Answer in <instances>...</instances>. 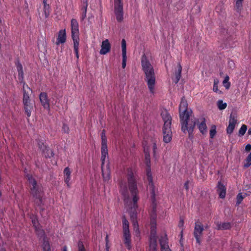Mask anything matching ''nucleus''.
Here are the masks:
<instances>
[{
    "mask_svg": "<svg viewBox=\"0 0 251 251\" xmlns=\"http://www.w3.org/2000/svg\"><path fill=\"white\" fill-rule=\"evenodd\" d=\"M141 63L142 71L145 74V80L150 93L154 94L156 78L153 67L145 54L141 56Z\"/></svg>",
    "mask_w": 251,
    "mask_h": 251,
    "instance_id": "f257e3e1",
    "label": "nucleus"
},
{
    "mask_svg": "<svg viewBox=\"0 0 251 251\" xmlns=\"http://www.w3.org/2000/svg\"><path fill=\"white\" fill-rule=\"evenodd\" d=\"M127 180L129 190L132 197L133 207H138L137 202L139 200V190L137 187V177L135 170L132 168L127 169Z\"/></svg>",
    "mask_w": 251,
    "mask_h": 251,
    "instance_id": "f03ea898",
    "label": "nucleus"
},
{
    "mask_svg": "<svg viewBox=\"0 0 251 251\" xmlns=\"http://www.w3.org/2000/svg\"><path fill=\"white\" fill-rule=\"evenodd\" d=\"M187 123L186 127H185L186 128H184V130H182V131L184 133H186L187 131L189 133V137L193 135L194 129L196 125L197 126L200 132L202 135L206 134L207 132V127L206 124V120L203 116L198 119H196L194 117L190 118L187 121Z\"/></svg>",
    "mask_w": 251,
    "mask_h": 251,
    "instance_id": "7ed1b4c3",
    "label": "nucleus"
},
{
    "mask_svg": "<svg viewBox=\"0 0 251 251\" xmlns=\"http://www.w3.org/2000/svg\"><path fill=\"white\" fill-rule=\"evenodd\" d=\"M28 179L30 185V194L35 199V202L39 207L40 211H43L44 208L42 187L37 184L36 180L31 176H28Z\"/></svg>",
    "mask_w": 251,
    "mask_h": 251,
    "instance_id": "20e7f679",
    "label": "nucleus"
},
{
    "mask_svg": "<svg viewBox=\"0 0 251 251\" xmlns=\"http://www.w3.org/2000/svg\"><path fill=\"white\" fill-rule=\"evenodd\" d=\"M161 116L164 122L162 128L163 141L166 143H168L172 138V117L167 111L163 112L161 113Z\"/></svg>",
    "mask_w": 251,
    "mask_h": 251,
    "instance_id": "39448f33",
    "label": "nucleus"
},
{
    "mask_svg": "<svg viewBox=\"0 0 251 251\" xmlns=\"http://www.w3.org/2000/svg\"><path fill=\"white\" fill-rule=\"evenodd\" d=\"M188 104L184 97H182L179 106V117L181 124V130L186 128L187 121L191 118L190 113L187 109Z\"/></svg>",
    "mask_w": 251,
    "mask_h": 251,
    "instance_id": "423d86ee",
    "label": "nucleus"
},
{
    "mask_svg": "<svg viewBox=\"0 0 251 251\" xmlns=\"http://www.w3.org/2000/svg\"><path fill=\"white\" fill-rule=\"evenodd\" d=\"M145 156L146 164L147 167L146 169V175L147 176V180L148 181V186L151 190V199L152 202H154L155 201V187L153 182V178L151 173V161L149 153L145 152Z\"/></svg>",
    "mask_w": 251,
    "mask_h": 251,
    "instance_id": "0eeeda50",
    "label": "nucleus"
},
{
    "mask_svg": "<svg viewBox=\"0 0 251 251\" xmlns=\"http://www.w3.org/2000/svg\"><path fill=\"white\" fill-rule=\"evenodd\" d=\"M123 238L125 246L128 250L131 249V235L129 229V223L125 215L122 217Z\"/></svg>",
    "mask_w": 251,
    "mask_h": 251,
    "instance_id": "6e6552de",
    "label": "nucleus"
},
{
    "mask_svg": "<svg viewBox=\"0 0 251 251\" xmlns=\"http://www.w3.org/2000/svg\"><path fill=\"white\" fill-rule=\"evenodd\" d=\"M114 14L118 22H121L124 19L123 0H114Z\"/></svg>",
    "mask_w": 251,
    "mask_h": 251,
    "instance_id": "1a4fd4ad",
    "label": "nucleus"
},
{
    "mask_svg": "<svg viewBox=\"0 0 251 251\" xmlns=\"http://www.w3.org/2000/svg\"><path fill=\"white\" fill-rule=\"evenodd\" d=\"M203 226L201 223H195V226L194 228V235L196 240L197 243L199 245L201 244V238L202 235V231H203Z\"/></svg>",
    "mask_w": 251,
    "mask_h": 251,
    "instance_id": "9d476101",
    "label": "nucleus"
},
{
    "mask_svg": "<svg viewBox=\"0 0 251 251\" xmlns=\"http://www.w3.org/2000/svg\"><path fill=\"white\" fill-rule=\"evenodd\" d=\"M157 237L156 236V223L155 222L151 221L149 245H157Z\"/></svg>",
    "mask_w": 251,
    "mask_h": 251,
    "instance_id": "9b49d317",
    "label": "nucleus"
},
{
    "mask_svg": "<svg viewBox=\"0 0 251 251\" xmlns=\"http://www.w3.org/2000/svg\"><path fill=\"white\" fill-rule=\"evenodd\" d=\"M161 251H172L168 245V239L166 234L161 236L159 239Z\"/></svg>",
    "mask_w": 251,
    "mask_h": 251,
    "instance_id": "f8f14e48",
    "label": "nucleus"
},
{
    "mask_svg": "<svg viewBox=\"0 0 251 251\" xmlns=\"http://www.w3.org/2000/svg\"><path fill=\"white\" fill-rule=\"evenodd\" d=\"M40 101L43 107L48 110H50V104L48 95L46 92H41L39 95Z\"/></svg>",
    "mask_w": 251,
    "mask_h": 251,
    "instance_id": "ddd939ff",
    "label": "nucleus"
},
{
    "mask_svg": "<svg viewBox=\"0 0 251 251\" xmlns=\"http://www.w3.org/2000/svg\"><path fill=\"white\" fill-rule=\"evenodd\" d=\"M237 123V120L236 116L231 114L229 118V125L226 128V132L227 134H230L233 132Z\"/></svg>",
    "mask_w": 251,
    "mask_h": 251,
    "instance_id": "4468645a",
    "label": "nucleus"
},
{
    "mask_svg": "<svg viewBox=\"0 0 251 251\" xmlns=\"http://www.w3.org/2000/svg\"><path fill=\"white\" fill-rule=\"evenodd\" d=\"M66 41V33L65 29L60 30L58 32L55 44L58 46L59 44H64Z\"/></svg>",
    "mask_w": 251,
    "mask_h": 251,
    "instance_id": "2eb2a0df",
    "label": "nucleus"
},
{
    "mask_svg": "<svg viewBox=\"0 0 251 251\" xmlns=\"http://www.w3.org/2000/svg\"><path fill=\"white\" fill-rule=\"evenodd\" d=\"M72 36H79L78 23L75 19H72L71 21Z\"/></svg>",
    "mask_w": 251,
    "mask_h": 251,
    "instance_id": "dca6fc26",
    "label": "nucleus"
},
{
    "mask_svg": "<svg viewBox=\"0 0 251 251\" xmlns=\"http://www.w3.org/2000/svg\"><path fill=\"white\" fill-rule=\"evenodd\" d=\"M111 49V45L108 39H105L102 42L101 49L100 51V54H106Z\"/></svg>",
    "mask_w": 251,
    "mask_h": 251,
    "instance_id": "f3484780",
    "label": "nucleus"
},
{
    "mask_svg": "<svg viewBox=\"0 0 251 251\" xmlns=\"http://www.w3.org/2000/svg\"><path fill=\"white\" fill-rule=\"evenodd\" d=\"M64 176V182L67 184L68 187H70V181L71 180V172L69 167H66L63 171Z\"/></svg>",
    "mask_w": 251,
    "mask_h": 251,
    "instance_id": "a211bd4d",
    "label": "nucleus"
},
{
    "mask_svg": "<svg viewBox=\"0 0 251 251\" xmlns=\"http://www.w3.org/2000/svg\"><path fill=\"white\" fill-rule=\"evenodd\" d=\"M25 88H27L29 90V92H30L31 93L32 92V90L28 87V85L26 84L25 82H24V84H23L24 94H23V102H25L26 101V102H27V101H30V100L29 99V96L28 92H26L25 90Z\"/></svg>",
    "mask_w": 251,
    "mask_h": 251,
    "instance_id": "6ab92c4d",
    "label": "nucleus"
},
{
    "mask_svg": "<svg viewBox=\"0 0 251 251\" xmlns=\"http://www.w3.org/2000/svg\"><path fill=\"white\" fill-rule=\"evenodd\" d=\"M23 104L24 105V110L25 113L27 116L29 117L31 116V111L33 109L32 104L30 102V101H27V102H26V101L23 102Z\"/></svg>",
    "mask_w": 251,
    "mask_h": 251,
    "instance_id": "aec40b11",
    "label": "nucleus"
},
{
    "mask_svg": "<svg viewBox=\"0 0 251 251\" xmlns=\"http://www.w3.org/2000/svg\"><path fill=\"white\" fill-rule=\"evenodd\" d=\"M101 164H102V166H103V165L104 164V161H105V158L108 155V150H107V144H104V145L101 144Z\"/></svg>",
    "mask_w": 251,
    "mask_h": 251,
    "instance_id": "412c9836",
    "label": "nucleus"
},
{
    "mask_svg": "<svg viewBox=\"0 0 251 251\" xmlns=\"http://www.w3.org/2000/svg\"><path fill=\"white\" fill-rule=\"evenodd\" d=\"M182 67L180 63L177 65V70L175 73V78L174 80V82L176 84L179 81L181 76Z\"/></svg>",
    "mask_w": 251,
    "mask_h": 251,
    "instance_id": "4be33fe9",
    "label": "nucleus"
},
{
    "mask_svg": "<svg viewBox=\"0 0 251 251\" xmlns=\"http://www.w3.org/2000/svg\"><path fill=\"white\" fill-rule=\"evenodd\" d=\"M83 4L81 7V10L82 11L81 19L82 20H84L86 17L87 11V7L88 6V0H83Z\"/></svg>",
    "mask_w": 251,
    "mask_h": 251,
    "instance_id": "5701e85b",
    "label": "nucleus"
},
{
    "mask_svg": "<svg viewBox=\"0 0 251 251\" xmlns=\"http://www.w3.org/2000/svg\"><path fill=\"white\" fill-rule=\"evenodd\" d=\"M222 84L226 90H228L230 87V82H229V77L226 75L224 77V79L222 81Z\"/></svg>",
    "mask_w": 251,
    "mask_h": 251,
    "instance_id": "b1692460",
    "label": "nucleus"
},
{
    "mask_svg": "<svg viewBox=\"0 0 251 251\" xmlns=\"http://www.w3.org/2000/svg\"><path fill=\"white\" fill-rule=\"evenodd\" d=\"M101 168H102V165L101 166ZM102 171V176L103 178V181L104 182L108 181L110 179V172L108 169H107L105 172H104L103 168H101Z\"/></svg>",
    "mask_w": 251,
    "mask_h": 251,
    "instance_id": "393cba45",
    "label": "nucleus"
},
{
    "mask_svg": "<svg viewBox=\"0 0 251 251\" xmlns=\"http://www.w3.org/2000/svg\"><path fill=\"white\" fill-rule=\"evenodd\" d=\"M42 247L44 251H51L50 243L46 240V238H44Z\"/></svg>",
    "mask_w": 251,
    "mask_h": 251,
    "instance_id": "a878e982",
    "label": "nucleus"
},
{
    "mask_svg": "<svg viewBox=\"0 0 251 251\" xmlns=\"http://www.w3.org/2000/svg\"><path fill=\"white\" fill-rule=\"evenodd\" d=\"M235 10L237 12H240L243 9V1L244 0H236Z\"/></svg>",
    "mask_w": 251,
    "mask_h": 251,
    "instance_id": "bb28decb",
    "label": "nucleus"
},
{
    "mask_svg": "<svg viewBox=\"0 0 251 251\" xmlns=\"http://www.w3.org/2000/svg\"><path fill=\"white\" fill-rule=\"evenodd\" d=\"M42 152L44 154L46 158H50L54 155L53 151L48 147H47V149H45V152Z\"/></svg>",
    "mask_w": 251,
    "mask_h": 251,
    "instance_id": "cd10ccee",
    "label": "nucleus"
},
{
    "mask_svg": "<svg viewBox=\"0 0 251 251\" xmlns=\"http://www.w3.org/2000/svg\"><path fill=\"white\" fill-rule=\"evenodd\" d=\"M74 42V48H78L79 47V36H72Z\"/></svg>",
    "mask_w": 251,
    "mask_h": 251,
    "instance_id": "c85d7f7f",
    "label": "nucleus"
},
{
    "mask_svg": "<svg viewBox=\"0 0 251 251\" xmlns=\"http://www.w3.org/2000/svg\"><path fill=\"white\" fill-rule=\"evenodd\" d=\"M122 55H126V41L125 39L122 40Z\"/></svg>",
    "mask_w": 251,
    "mask_h": 251,
    "instance_id": "c756f323",
    "label": "nucleus"
},
{
    "mask_svg": "<svg viewBox=\"0 0 251 251\" xmlns=\"http://www.w3.org/2000/svg\"><path fill=\"white\" fill-rule=\"evenodd\" d=\"M32 223L33 226L35 227L36 231H38L39 229V223L37 218L35 217L32 218Z\"/></svg>",
    "mask_w": 251,
    "mask_h": 251,
    "instance_id": "7c9ffc66",
    "label": "nucleus"
},
{
    "mask_svg": "<svg viewBox=\"0 0 251 251\" xmlns=\"http://www.w3.org/2000/svg\"><path fill=\"white\" fill-rule=\"evenodd\" d=\"M247 129V126L245 125H243L241 126L240 129H239V136H243L245 134V133H246Z\"/></svg>",
    "mask_w": 251,
    "mask_h": 251,
    "instance_id": "2f4dec72",
    "label": "nucleus"
},
{
    "mask_svg": "<svg viewBox=\"0 0 251 251\" xmlns=\"http://www.w3.org/2000/svg\"><path fill=\"white\" fill-rule=\"evenodd\" d=\"M101 144H107V138L105 135V130H103L101 133Z\"/></svg>",
    "mask_w": 251,
    "mask_h": 251,
    "instance_id": "473e14b6",
    "label": "nucleus"
},
{
    "mask_svg": "<svg viewBox=\"0 0 251 251\" xmlns=\"http://www.w3.org/2000/svg\"><path fill=\"white\" fill-rule=\"evenodd\" d=\"M38 146L39 148L42 152H45V149H47L48 147L44 144L42 141H39L38 143Z\"/></svg>",
    "mask_w": 251,
    "mask_h": 251,
    "instance_id": "72a5a7b5",
    "label": "nucleus"
},
{
    "mask_svg": "<svg viewBox=\"0 0 251 251\" xmlns=\"http://www.w3.org/2000/svg\"><path fill=\"white\" fill-rule=\"evenodd\" d=\"M216 133V127L215 126L213 125L211 126V129L210 130V137L212 139L214 137Z\"/></svg>",
    "mask_w": 251,
    "mask_h": 251,
    "instance_id": "f704fd0d",
    "label": "nucleus"
},
{
    "mask_svg": "<svg viewBox=\"0 0 251 251\" xmlns=\"http://www.w3.org/2000/svg\"><path fill=\"white\" fill-rule=\"evenodd\" d=\"M44 11L45 13V18H47L50 13V6L49 5L44 6Z\"/></svg>",
    "mask_w": 251,
    "mask_h": 251,
    "instance_id": "c9c22d12",
    "label": "nucleus"
},
{
    "mask_svg": "<svg viewBox=\"0 0 251 251\" xmlns=\"http://www.w3.org/2000/svg\"><path fill=\"white\" fill-rule=\"evenodd\" d=\"M251 165V153L247 157L245 163L244 164V167L245 168L249 167Z\"/></svg>",
    "mask_w": 251,
    "mask_h": 251,
    "instance_id": "e433bc0d",
    "label": "nucleus"
},
{
    "mask_svg": "<svg viewBox=\"0 0 251 251\" xmlns=\"http://www.w3.org/2000/svg\"><path fill=\"white\" fill-rule=\"evenodd\" d=\"M226 194V188L223 184H221V199L225 197Z\"/></svg>",
    "mask_w": 251,
    "mask_h": 251,
    "instance_id": "4c0bfd02",
    "label": "nucleus"
},
{
    "mask_svg": "<svg viewBox=\"0 0 251 251\" xmlns=\"http://www.w3.org/2000/svg\"><path fill=\"white\" fill-rule=\"evenodd\" d=\"M231 225L230 223H224L221 226V229H229L231 228Z\"/></svg>",
    "mask_w": 251,
    "mask_h": 251,
    "instance_id": "58836bf2",
    "label": "nucleus"
},
{
    "mask_svg": "<svg viewBox=\"0 0 251 251\" xmlns=\"http://www.w3.org/2000/svg\"><path fill=\"white\" fill-rule=\"evenodd\" d=\"M78 251H86L84 246L81 241H79L78 243Z\"/></svg>",
    "mask_w": 251,
    "mask_h": 251,
    "instance_id": "ea45409f",
    "label": "nucleus"
},
{
    "mask_svg": "<svg viewBox=\"0 0 251 251\" xmlns=\"http://www.w3.org/2000/svg\"><path fill=\"white\" fill-rule=\"evenodd\" d=\"M243 199H244V197L242 196V193L238 194L237 196V202H236L237 204H238V205L240 204L241 203L242 201H243Z\"/></svg>",
    "mask_w": 251,
    "mask_h": 251,
    "instance_id": "a19ab883",
    "label": "nucleus"
},
{
    "mask_svg": "<svg viewBox=\"0 0 251 251\" xmlns=\"http://www.w3.org/2000/svg\"><path fill=\"white\" fill-rule=\"evenodd\" d=\"M62 130L63 131V132H64L65 133L68 134L69 133V131H70L69 127L68 126V125H67L65 124H63Z\"/></svg>",
    "mask_w": 251,
    "mask_h": 251,
    "instance_id": "79ce46f5",
    "label": "nucleus"
},
{
    "mask_svg": "<svg viewBox=\"0 0 251 251\" xmlns=\"http://www.w3.org/2000/svg\"><path fill=\"white\" fill-rule=\"evenodd\" d=\"M218 83H219V80L218 79H214V85H213V90L214 92H217L218 90Z\"/></svg>",
    "mask_w": 251,
    "mask_h": 251,
    "instance_id": "37998d69",
    "label": "nucleus"
},
{
    "mask_svg": "<svg viewBox=\"0 0 251 251\" xmlns=\"http://www.w3.org/2000/svg\"><path fill=\"white\" fill-rule=\"evenodd\" d=\"M122 66L123 69H124L126 66V55H122Z\"/></svg>",
    "mask_w": 251,
    "mask_h": 251,
    "instance_id": "c03bdc74",
    "label": "nucleus"
},
{
    "mask_svg": "<svg viewBox=\"0 0 251 251\" xmlns=\"http://www.w3.org/2000/svg\"><path fill=\"white\" fill-rule=\"evenodd\" d=\"M18 79L20 82H22L24 80V72L21 71L18 72Z\"/></svg>",
    "mask_w": 251,
    "mask_h": 251,
    "instance_id": "a18cd8bd",
    "label": "nucleus"
},
{
    "mask_svg": "<svg viewBox=\"0 0 251 251\" xmlns=\"http://www.w3.org/2000/svg\"><path fill=\"white\" fill-rule=\"evenodd\" d=\"M152 149H153V156H154V157H156V153L157 148L156 144L155 142H154L153 143Z\"/></svg>",
    "mask_w": 251,
    "mask_h": 251,
    "instance_id": "49530a36",
    "label": "nucleus"
},
{
    "mask_svg": "<svg viewBox=\"0 0 251 251\" xmlns=\"http://www.w3.org/2000/svg\"><path fill=\"white\" fill-rule=\"evenodd\" d=\"M157 245H149V251H157Z\"/></svg>",
    "mask_w": 251,
    "mask_h": 251,
    "instance_id": "de8ad7c7",
    "label": "nucleus"
},
{
    "mask_svg": "<svg viewBox=\"0 0 251 251\" xmlns=\"http://www.w3.org/2000/svg\"><path fill=\"white\" fill-rule=\"evenodd\" d=\"M17 69L18 72H21V71H23V66H22V64H20V63H18V64H17Z\"/></svg>",
    "mask_w": 251,
    "mask_h": 251,
    "instance_id": "09e8293b",
    "label": "nucleus"
},
{
    "mask_svg": "<svg viewBox=\"0 0 251 251\" xmlns=\"http://www.w3.org/2000/svg\"><path fill=\"white\" fill-rule=\"evenodd\" d=\"M121 193L126 198V197H128L127 192V189L126 188L124 190H121Z\"/></svg>",
    "mask_w": 251,
    "mask_h": 251,
    "instance_id": "8fccbe9b",
    "label": "nucleus"
},
{
    "mask_svg": "<svg viewBox=\"0 0 251 251\" xmlns=\"http://www.w3.org/2000/svg\"><path fill=\"white\" fill-rule=\"evenodd\" d=\"M227 106L226 103H223V101L221 100V110L224 109Z\"/></svg>",
    "mask_w": 251,
    "mask_h": 251,
    "instance_id": "3c124183",
    "label": "nucleus"
},
{
    "mask_svg": "<svg viewBox=\"0 0 251 251\" xmlns=\"http://www.w3.org/2000/svg\"><path fill=\"white\" fill-rule=\"evenodd\" d=\"M217 193L219 195V197H220V180L218 181L217 183Z\"/></svg>",
    "mask_w": 251,
    "mask_h": 251,
    "instance_id": "603ef678",
    "label": "nucleus"
},
{
    "mask_svg": "<svg viewBox=\"0 0 251 251\" xmlns=\"http://www.w3.org/2000/svg\"><path fill=\"white\" fill-rule=\"evenodd\" d=\"M184 220L183 219H180L179 222V223H178V226L179 227H182L183 226H184Z\"/></svg>",
    "mask_w": 251,
    "mask_h": 251,
    "instance_id": "864d4df0",
    "label": "nucleus"
},
{
    "mask_svg": "<svg viewBox=\"0 0 251 251\" xmlns=\"http://www.w3.org/2000/svg\"><path fill=\"white\" fill-rule=\"evenodd\" d=\"M189 180H187L184 183V186L186 191H188L189 190Z\"/></svg>",
    "mask_w": 251,
    "mask_h": 251,
    "instance_id": "5fc2aeb1",
    "label": "nucleus"
},
{
    "mask_svg": "<svg viewBox=\"0 0 251 251\" xmlns=\"http://www.w3.org/2000/svg\"><path fill=\"white\" fill-rule=\"evenodd\" d=\"M245 150L247 151H250L251 150V145L248 144L245 147Z\"/></svg>",
    "mask_w": 251,
    "mask_h": 251,
    "instance_id": "6e6d98bb",
    "label": "nucleus"
},
{
    "mask_svg": "<svg viewBox=\"0 0 251 251\" xmlns=\"http://www.w3.org/2000/svg\"><path fill=\"white\" fill-rule=\"evenodd\" d=\"M43 3L44 6L50 4L49 3H48V1H46V0H43Z\"/></svg>",
    "mask_w": 251,
    "mask_h": 251,
    "instance_id": "4d7b16f0",
    "label": "nucleus"
},
{
    "mask_svg": "<svg viewBox=\"0 0 251 251\" xmlns=\"http://www.w3.org/2000/svg\"><path fill=\"white\" fill-rule=\"evenodd\" d=\"M74 50L75 53L78 52V48H74Z\"/></svg>",
    "mask_w": 251,
    "mask_h": 251,
    "instance_id": "13d9d810",
    "label": "nucleus"
},
{
    "mask_svg": "<svg viewBox=\"0 0 251 251\" xmlns=\"http://www.w3.org/2000/svg\"><path fill=\"white\" fill-rule=\"evenodd\" d=\"M134 217H135V218H136V213H135V214H134V213H133V214H132V215H131V219H133L134 218Z\"/></svg>",
    "mask_w": 251,
    "mask_h": 251,
    "instance_id": "bf43d9fd",
    "label": "nucleus"
},
{
    "mask_svg": "<svg viewBox=\"0 0 251 251\" xmlns=\"http://www.w3.org/2000/svg\"><path fill=\"white\" fill-rule=\"evenodd\" d=\"M217 106L218 108V109H220V100H218L217 101Z\"/></svg>",
    "mask_w": 251,
    "mask_h": 251,
    "instance_id": "052dcab7",
    "label": "nucleus"
},
{
    "mask_svg": "<svg viewBox=\"0 0 251 251\" xmlns=\"http://www.w3.org/2000/svg\"><path fill=\"white\" fill-rule=\"evenodd\" d=\"M62 251H67V248L66 246L63 247Z\"/></svg>",
    "mask_w": 251,
    "mask_h": 251,
    "instance_id": "680f3d73",
    "label": "nucleus"
},
{
    "mask_svg": "<svg viewBox=\"0 0 251 251\" xmlns=\"http://www.w3.org/2000/svg\"><path fill=\"white\" fill-rule=\"evenodd\" d=\"M248 134L249 135H251V127L249 128L248 131Z\"/></svg>",
    "mask_w": 251,
    "mask_h": 251,
    "instance_id": "e2e57ef3",
    "label": "nucleus"
},
{
    "mask_svg": "<svg viewBox=\"0 0 251 251\" xmlns=\"http://www.w3.org/2000/svg\"><path fill=\"white\" fill-rule=\"evenodd\" d=\"M75 54V56H76L77 59H78V58H79V53H78H78H76Z\"/></svg>",
    "mask_w": 251,
    "mask_h": 251,
    "instance_id": "0e129e2a",
    "label": "nucleus"
},
{
    "mask_svg": "<svg viewBox=\"0 0 251 251\" xmlns=\"http://www.w3.org/2000/svg\"><path fill=\"white\" fill-rule=\"evenodd\" d=\"M217 228L218 229H220V224H217Z\"/></svg>",
    "mask_w": 251,
    "mask_h": 251,
    "instance_id": "69168bd1",
    "label": "nucleus"
},
{
    "mask_svg": "<svg viewBox=\"0 0 251 251\" xmlns=\"http://www.w3.org/2000/svg\"><path fill=\"white\" fill-rule=\"evenodd\" d=\"M138 225V224H137V221L136 222H134V226H135L136 225Z\"/></svg>",
    "mask_w": 251,
    "mask_h": 251,
    "instance_id": "338daca9",
    "label": "nucleus"
},
{
    "mask_svg": "<svg viewBox=\"0 0 251 251\" xmlns=\"http://www.w3.org/2000/svg\"><path fill=\"white\" fill-rule=\"evenodd\" d=\"M182 232H183V229H182V230L181 231V233H180L181 236L182 235Z\"/></svg>",
    "mask_w": 251,
    "mask_h": 251,
    "instance_id": "774afa93",
    "label": "nucleus"
}]
</instances>
